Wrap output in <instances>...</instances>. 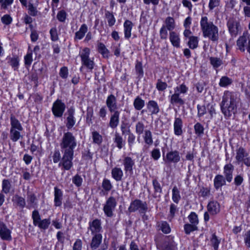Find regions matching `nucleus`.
I'll list each match as a JSON object with an SVG mask.
<instances>
[{"instance_id": "f257e3e1", "label": "nucleus", "mask_w": 250, "mask_h": 250, "mask_svg": "<svg viewBox=\"0 0 250 250\" xmlns=\"http://www.w3.org/2000/svg\"><path fill=\"white\" fill-rule=\"evenodd\" d=\"M200 28L203 36L213 42H217L219 39V29L207 16H202L200 21Z\"/></svg>"}, {"instance_id": "f03ea898", "label": "nucleus", "mask_w": 250, "mask_h": 250, "mask_svg": "<svg viewBox=\"0 0 250 250\" xmlns=\"http://www.w3.org/2000/svg\"><path fill=\"white\" fill-rule=\"evenodd\" d=\"M239 99L234 95H224L221 104V110L226 118L235 115L237 111Z\"/></svg>"}, {"instance_id": "7ed1b4c3", "label": "nucleus", "mask_w": 250, "mask_h": 250, "mask_svg": "<svg viewBox=\"0 0 250 250\" xmlns=\"http://www.w3.org/2000/svg\"><path fill=\"white\" fill-rule=\"evenodd\" d=\"M77 145L75 137L70 132H64L61 139L60 147L62 151L74 152Z\"/></svg>"}, {"instance_id": "20e7f679", "label": "nucleus", "mask_w": 250, "mask_h": 250, "mask_svg": "<svg viewBox=\"0 0 250 250\" xmlns=\"http://www.w3.org/2000/svg\"><path fill=\"white\" fill-rule=\"evenodd\" d=\"M148 210V206L146 202H144L140 199H135L132 201L128 208V211L130 212L138 211L139 213L145 214Z\"/></svg>"}, {"instance_id": "39448f33", "label": "nucleus", "mask_w": 250, "mask_h": 250, "mask_svg": "<svg viewBox=\"0 0 250 250\" xmlns=\"http://www.w3.org/2000/svg\"><path fill=\"white\" fill-rule=\"evenodd\" d=\"M249 153L242 146H240L236 149L235 160L236 163L239 165L242 163L246 166L250 167V157Z\"/></svg>"}, {"instance_id": "423d86ee", "label": "nucleus", "mask_w": 250, "mask_h": 250, "mask_svg": "<svg viewBox=\"0 0 250 250\" xmlns=\"http://www.w3.org/2000/svg\"><path fill=\"white\" fill-rule=\"evenodd\" d=\"M62 157L59 164V166H62L64 170H68L73 166L74 152L62 151Z\"/></svg>"}, {"instance_id": "0eeeda50", "label": "nucleus", "mask_w": 250, "mask_h": 250, "mask_svg": "<svg viewBox=\"0 0 250 250\" xmlns=\"http://www.w3.org/2000/svg\"><path fill=\"white\" fill-rule=\"evenodd\" d=\"M227 25L229 32L232 37H236L241 32L242 27L240 21L233 18L228 20Z\"/></svg>"}, {"instance_id": "6e6552de", "label": "nucleus", "mask_w": 250, "mask_h": 250, "mask_svg": "<svg viewBox=\"0 0 250 250\" xmlns=\"http://www.w3.org/2000/svg\"><path fill=\"white\" fill-rule=\"evenodd\" d=\"M89 54L90 49L85 47L80 53V56L82 65L85 66L88 69L92 70L94 68L95 63L93 59L89 58Z\"/></svg>"}, {"instance_id": "1a4fd4ad", "label": "nucleus", "mask_w": 250, "mask_h": 250, "mask_svg": "<svg viewBox=\"0 0 250 250\" xmlns=\"http://www.w3.org/2000/svg\"><path fill=\"white\" fill-rule=\"evenodd\" d=\"M117 206V201L115 197L110 196L106 201L104 206L103 210L105 215L108 217H112L113 212Z\"/></svg>"}, {"instance_id": "9d476101", "label": "nucleus", "mask_w": 250, "mask_h": 250, "mask_svg": "<svg viewBox=\"0 0 250 250\" xmlns=\"http://www.w3.org/2000/svg\"><path fill=\"white\" fill-rule=\"evenodd\" d=\"M180 158L179 152L177 150H173L167 153L164 160L166 163L176 164L180 161Z\"/></svg>"}, {"instance_id": "9b49d317", "label": "nucleus", "mask_w": 250, "mask_h": 250, "mask_svg": "<svg viewBox=\"0 0 250 250\" xmlns=\"http://www.w3.org/2000/svg\"><path fill=\"white\" fill-rule=\"evenodd\" d=\"M88 229L90 230L91 234H101L100 232L102 229L101 221L99 219H95L89 222Z\"/></svg>"}, {"instance_id": "f8f14e48", "label": "nucleus", "mask_w": 250, "mask_h": 250, "mask_svg": "<svg viewBox=\"0 0 250 250\" xmlns=\"http://www.w3.org/2000/svg\"><path fill=\"white\" fill-rule=\"evenodd\" d=\"M65 110V105L60 100H57L53 105L52 112L55 116L61 117Z\"/></svg>"}, {"instance_id": "ddd939ff", "label": "nucleus", "mask_w": 250, "mask_h": 250, "mask_svg": "<svg viewBox=\"0 0 250 250\" xmlns=\"http://www.w3.org/2000/svg\"><path fill=\"white\" fill-rule=\"evenodd\" d=\"M250 34L248 31L244 32L243 35L240 36L237 41L238 48L242 52H244L249 41Z\"/></svg>"}, {"instance_id": "4468645a", "label": "nucleus", "mask_w": 250, "mask_h": 250, "mask_svg": "<svg viewBox=\"0 0 250 250\" xmlns=\"http://www.w3.org/2000/svg\"><path fill=\"white\" fill-rule=\"evenodd\" d=\"M11 231L3 223L0 222V237L3 240L11 241L12 237Z\"/></svg>"}, {"instance_id": "2eb2a0df", "label": "nucleus", "mask_w": 250, "mask_h": 250, "mask_svg": "<svg viewBox=\"0 0 250 250\" xmlns=\"http://www.w3.org/2000/svg\"><path fill=\"white\" fill-rule=\"evenodd\" d=\"M233 170L234 167L231 164H227L224 167V177L229 183L231 182L232 180Z\"/></svg>"}, {"instance_id": "dca6fc26", "label": "nucleus", "mask_w": 250, "mask_h": 250, "mask_svg": "<svg viewBox=\"0 0 250 250\" xmlns=\"http://www.w3.org/2000/svg\"><path fill=\"white\" fill-rule=\"evenodd\" d=\"M123 164L124 167V170L125 172H132L133 167L135 165V162L130 157H125L123 160Z\"/></svg>"}, {"instance_id": "f3484780", "label": "nucleus", "mask_w": 250, "mask_h": 250, "mask_svg": "<svg viewBox=\"0 0 250 250\" xmlns=\"http://www.w3.org/2000/svg\"><path fill=\"white\" fill-rule=\"evenodd\" d=\"M208 212L211 215H216L220 211V204L217 201H210L207 206Z\"/></svg>"}, {"instance_id": "a211bd4d", "label": "nucleus", "mask_w": 250, "mask_h": 250, "mask_svg": "<svg viewBox=\"0 0 250 250\" xmlns=\"http://www.w3.org/2000/svg\"><path fill=\"white\" fill-rule=\"evenodd\" d=\"M226 179L224 176L221 174H218L215 176L213 180L214 188L218 190L222 187L226 185Z\"/></svg>"}, {"instance_id": "6ab92c4d", "label": "nucleus", "mask_w": 250, "mask_h": 250, "mask_svg": "<svg viewBox=\"0 0 250 250\" xmlns=\"http://www.w3.org/2000/svg\"><path fill=\"white\" fill-rule=\"evenodd\" d=\"M183 122L180 118H175L174 122V132L177 136L181 135L183 134Z\"/></svg>"}, {"instance_id": "aec40b11", "label": "nucleus", "mask_w": 250, "mask_h": 250, "mask_svg": "<svg viewBox=\"0 0 250 250\" xmlns=\"http://www.w3.org/2000/svg\"><path fill=\"white\" fill-rule=\"evenodd\" d=\"M10 121L11 125L10 129L23 130V128L21 123L14 115H11L10 117Z\"/></svg>"}, {"instance_id": "412c9836", "label": "nucleus", "mask_w": 250, "mask_h": 250, "mask_svg": "<svg viewBox=\"0 0 250 250\" xmlns=\"http://www.w3.org/2000/svg\"><path fill=\"white\" fill-rule=\"evenodd\" d=\"M93 236L92 238L90 243V247L93 250L97 249L100 245L102 241V235L101 234H92Z\"/></svg>"}, {"instance_id": "4be33fe9", "label": "nucleus", "mask_w": 250, "mask_h": 250, "mask_svg": "<svg viewBox=\"0 0 250 250\" xmlns=\"http://www.w3.org/2000/svg\"><path fill=\"white\" fill-rule=\"evenodd\" d=\"M146 107L151 115L157 114L160 111L159 107L154 101H149L146 104Z\"/></svg>"}, {"instance_id": "5701e85b", "label": "nucleus", "mask_w": 250, "mask_h": 250, "mask_svg": "<svg viewBox=\"0 0 250 250\" xmlns=\"http://www.w3.org/2000/svg\"><path fill=\"white\" fill-rule=\"evenodd\" d=\"M112 177L116 181H121L124 175L123 170L120 167H114L111 170Z\"/></svg>"}, {"instance_id": "b1692460", "label": "nucleus", "mask_w": 250, "mask_h": 250, "mask_svg": "<svg viewBox=\"0 0 250 250\" xmlns=\"http://www.w3.org/2000/svg\"><path fill=\"white\" fill-rule=\"evenodd\" d=\"M169 40L173 46L176 48L180 47V38L178 34L174 31L170 32Z\"/></svg>"}, {"instance_id": "393cba45", "label": "nucleus", "mask_w": 250, "mask_h": 250, "mask_svg": "<svg viewBox=\"0 0 250 250\" xmlns=\"http://www.w3.org/2000/svg\"><path fill=\"white\" fill-rule=\"evenodd\" d=\"M74 109L73 108H70L68 110V117H67L66 127L68 129L71 128L75 124L74 120Z\"/></svg>"}, {"instance_id": "a878e982", "label": "nucleus", "mask_w": 250, "mask_h": 250, "mask_svg": "<svg viewBox=\"0 0 250 250\" xmlns=\"http://www.w3.org/2000/svg\"><path fill=\"white\" fill-rule=\"evenodd\" d=\"M54 203L56 207H60L62 204V192L57 187L54 188Z\"/></svg>"}, {"instance_id": "bb28decb", "label": "nucleus", "mask_w": 250, "mask_h": 250, "mask_svg": "<svg viewBox=\"0 0 250 250\" xmlns=\"http://www.w3.org/2000/svg\"><path fill=\"white\" fill-rule=\"evenodd\" d=\"M133 27L132 22L129 20H126L124 23L125 38L128 39L131 35V30Z\"/></svg>"}, {"instance_id": "cd10ccee", "label": "nucleus", "mask_w": 250, "mask_h": 250, "mask_svg": "<svg viewBox=\"0 0 250 250\" xmlns=\"http://www.w3.org/2000/svg\"><path fill=\"white\" fill-rule=\"evenodd\" d=\"M106 104L110 112L115 111L117 108L116 100L113 95H110L108 97Z\"/></svg>"}, {"instance_id": "c85d7f7f", "label": "nucleus", "mask_w": 250, "mask_h": 250, "mask_svg": "<svg viewBox=\"0 0 250 250\" xmlns=\"http://www.w3.org/2000/svg\"><path fill=\"white\" fill-rule=\"evenodd\" d=\"M164 23L165 25H163L162 26H164L165 28L170 31V32L175 28L176 24L175 20L174 18L171 17H167Z\"/></svg>"}, {"instance_id": "c756f323", "label": "nucleus", "mask_w": 250, "mask_h": 250, "mask_svg": "<svg viewBox=\"0 0 250 250\" xmlns=\"http://www.w3.org/2000/svg\"><path fill=\"white\" fill-rule=\"evenodd\" d=\"M114 142L116 144V146L119 149H122L125 145V142L119 133L115 132L114 138H113Z\"/></svg>"}, {"instance_id": "7c9ffc66", "label": "nucleus", "mask_w": 250, "mask_h": 250, "mask_svg": "<svg viewBox=\"0 0 250 250\" xmlns=\"http://www.w3.org/2000/svg\"><path fill=\"white\" fill-rule=\"evenodd\" d=\"M113 112L114 113L111 115L109 122V125L112 128H114L117 126L119 122L120 115V113L118 111Z\"/></svg>"}, {"instance_id": "2f4dec72", "label": "nucleus", "mask_w": 250, "mask_h": 250, "mask_svg": "<svg viewBox=\"0 0 250 250\" xmlns=\"http://www.w3.org/2000/svg\"><path fill=\"white\" fill-rule=\"evenodd\" d=\"M152 185L154 189V193L153 197L154 198H159L162 192V187L160 184L156 179H154L152 181Z\"/></svg>"}, {"instance_id": "473e14b6", "label": "nucleus", "mask_w": 250, "mask_h": 250, "mask_svg": "<svg viewBox=\"0 0 250 250\" xmlns=\"http://www.w3.org/2000/svg\"><path fill=\"white\" fill-rule=\"evenodd\" d=\"M22 130H18L16 129H10L9 137L10 139L14 142L18 141L19 139L22 138L21 132Z\"/></svg>"}, {"instance_id": "72a5a7b5", "label": "nucleus", "mask_w": 250, "mask_h": 250, "mask_svg": "<svg viewBox=\"0 0 250 250\" xmlns=\"http://www.w3.org/2000/svg\"><path fill=\"white\" fill-rule=\"evenodd\" d=\"M209 60L210 64L212 66L214 69H217L223 64V62L220 58L216 57H209Z\"/></svg>"}, {"instance_id": "f704fd0d", "label": "nucleus", "mask_w": 250, "mask_h": 250, "mask_svg": "<svg viewBox=\"0 0 250 250\" xmlns=\"http://www.w3.org/2000/svg\"><path fill=\"white\" fill-rule=\"evenodd\" d=\"M161 250H177L176 244L172 241H165L161 246Z\"/></svg>"}, {"instance_id": "c9c22d12", "label": "nucleus", "mask_w": 250, "mask_h": 250, "mask_svg": "<svg viewBox=\"0 0 250 250\" xmlns=\"http://www.w3.org/2000/svg\"><path fill=\"white\" fill-rule=\"evenodd\" d=\"M12 201L14 204L20 207L21 208H23L25 206V199L19 195H15L12 198Z\"/></svg>"}, {"instance_id": "e433bc0d", "label": "nucleus", "mask_w": 250, "mask_h": 250, "mask_svg": "<svg viewBox=\"0 0 250 250\" xmlns=\"http://www.w3.org/2000/svg\"><path fill=\"white\" fill-rule=\"evenodd\" d=\"M87 31V26L85 24L81 25L79 30L76 32L75 39L81 40L85 35Z\"/></svg>"}, {"instance_id": "4c0bfd02", "label": "nucleus", "mask_w": 250, "mask_h": 250, "mask_svg": "<svg viewBox=\"0 0 250 250\" xmlns=\"http://www.w3.org/2000/svg\"><path fill=\"white\" fill-rule=\"evenodd\" d=\"M27 206L28 208H34L37 205V198L36 195L33 193H30L27 195Z\"/></svg>"}, {"instance_id": "58836bf2", "label": "nucleus", "mask_w": 250, "mask_h": 250, "mask_svg": "<svg viewBox=\"0 0 250 250\" xmlns=\"http://www.w3.org/2000/svg\"><path fill=\"white\" fill-rule=\"evenodd\" d=\"M199 39L197 37L190 36L189 37V41L188 44L190 49H194L198 46Z\"/></svg>"}, {"instance_id": "ea45409f", "label": "nucleus", "mask_w": 250, "mask_h": 250, "mask_svg": "<svg viewBox=\"0 0 250 250\" xmlns=\"http://www.w3.org/2000/svg\"><path fill=\"white\" fill-rule=\"evenodd\" d=\"M143 138L146 144L150 146L153 144L152 135L150 130H146L145 131Z\"/></svg>"}, {"instance_id": "a19ab883", "label": "nucleus", "mask_w": 250, "mask_h": 250, "mask_svg": "<svg viewBox=\"0 0 250 250\" xmlns=\"http://www.w3.org/2000/svg\"><path fill=\"white\" fill-rule=\"evenodd\" d=\"M170 103L172 104L181 105L184 104V101L179 97V95H172L170 98Z\"/></svg>"}, {"instance_id": "79ce46f5", "label": "nucleus", "mask_w": 250, "mask_h": 250, "mask_svg": "<svg viewBox=\"0 0 250 250\" xmlns=\"http://www.w3.org/2000/svg\"><path fill=\"white\" fill-rule=\"evenodd\" d=\"M98 50L103 55V57L106 58L108 57L109 52L104 43L100 42L98 44Z\"/></svg>"}, {"instance_id": "37998d69", "label": "nucleus", "mask_w": 250, "mask_h": 250, "mask_svg": "<svg viewBox=\"0 0 250 250\" xmlns=\"http://www.w3.org/2000/svg\"><path fill=\"white\" fill-rule=\"evenodd\" d=\"M105 17L107 20L108 25L110 27L114 25L116 20L113 14L108 11H106L105 12Z\"/></svg>"}, {"instance_id": "c03bdc74", "label": "nucleus", "mask_w": 250, "mask_h": 250, "mask_svg": "<svg viewBox=\"0 0 250 250\" xmlns=\"http://www.w3.org/2000/svg\"><path fill=\"white\" fill-rule=\"evenodd\" d=\"M158 226L160 229L165 233H168L170 231V228L168 223L166 221H161L159 223Z\"/></svg>"}, {"instance_id": "a18cd8bd", "label": "nucleus", "mask_w": 250, "mask_h": 250, "mask_svg": "<svg viewBox=\"0 0 250 250\" xmlns=\"http://www.w3.org/2000/svg\"><path fill=\"white\" fill-rule=\"evenodd\" d=\"M11 185L10 181L7 179H4L2 183V191L7 194L10 192Z\"/></svg>"}, {"instance_id": "49530a36", "label": "nucleus", "mask_w": 250, "mask_h": 250, "mask_svg": "<svg viewBox=\"0 0 250 250\" xmlns=\"http://www.w3.org/2000/svg\"><path fill=\"white\" fill-rule=\"evenodd\" d=\"M172 199L174 202L175 203H178L179 200L181 199V196L180 195V192L178 189V188L175 186L173 187L172 189Z\"/></svg>"}, {"instance_id": "de8ad7c7", "label": "nucleus", "mask_w": 250, "mask_h": 250, "mask_svg": "<svg viewBox=\"0 0 250 250\" xmlns=\"http://www.w3.org/2000/svg\"><path fill=\"white\" fill-rule=\"evenodd\" d=\"M134 107L138 110H141L145 105V101L139 97H137L134 100L133 103Z\"/></svg>"}, {"instance_id": "09e8293b", "label": "nucleus", "mask_w": 250, "mask_h": 250, "mask_svg": "<svg viewBox=\"0 0 250 250\" xmlns=\"http://www.w3.org/2000/svg\"><path fill=\"white\" fill-rule=\"evenodd\" d=\"M232 83V80L231 79L227 76H223L220 79L219 85L221 87H226L231 84Z\"/></svg>"}, {"instance_id": "8fccbe9b", "label": "nucleus", "mask_w": 250, "mask_h": 250, "mask_svg": "<svg viewBox=\"0 0 250 250\" xmlns=\"http://www.w3.org/2000/svg\"><path fill=\"white\" fill-rule=\"evenodd\" d=\"M32 218L33 219V225L37 226L39 222L42 220L39 211L37 210H34L32 212Z\"/></svg>"}, {"instance_id": "3c124183", "label": "nucleus", "mask_w": 250, "mask_h": 250, "mask_svg": "<svg viewBox=\"0 0 250 250\" xmlns=\"http://www.w3.org/2000/svg\"><path fill=\"white\" fill-rule=\"evenodd\" d=\"M195 133L198 136H201L204 134V126L199 123H197L194 126Z\"/></svg>"}, {"instance_id": "603ef678", "label": "nucleus", "mask_w": 250, "mask_h": 250, "mask_svg": "<svg viewBox=\"0 0 250 250\" xmlns=\"http://www.w3.org/2000/svg\"><path fill=\"white\" fill-rule=\"evenodd\" d=\"M188 219L190 224L195 225L196 226L199 223L198 215L194 212H191L190 213L188 216Z\"/></svg>"}, {"instance_id": "864d4df0", "label": "nucleus", "mask_w": 250, "mask_h": 250, "mask_svg": "<svg viewBox=\"0 0 250 250\" xmlns=\"http://www.w3.org/2000/svg\"><path fill=\"white\" fill-rule=\"evenodd\" d=\"M50 224V219L49 218L44 219L42 220L37 226H38L41 229H48Z\"/></svg>"}, {"instance_id": "5fc2aeb1", "label": "nucleus", "mask_w": 250, "mask_h": 250, "mask_svg": "<svg viewBox=\"0 0 250 250\" xmlns=\"http://www.w3.org/2000/svg\"><path fill=\"white\" fill-rule=\"evenodd\" d=\"M92 139L93 143L98 145H100L103 141L102 136L97 131L92 132Z\"/></svg>"}, {"instance_id": "6e6d98bb", "label": "nucleus", "mask_w": 250, "mask_h": 250, "mask_svg": "<svg viewBox=\"0 0 250 250\" xmlns=\"http://www.w3.org/2000/svg\"><path fill=\"white\" fill-rule=\"evenodd\" d=\"M198 228L195 225L192 224H186L184 225V230L185 231V233L187 234H190V232L197 230Z\"/></svg>"}, {"instance_id": "4d7b16f0", "label": "nucleus", "mask_w": 250, "mask_h": 250, "mask_svg": "<svg viewBox=\"0 0 250 250\" xmlns=\"http://www.w3.org/2000/svg\"><path fill=\"white\" fill-rule=\"evenodd\" d=\"M145 127V125L143 122L140 121L137 122L135 125L136 133L139 135H141L144 131Z\"/></svg>"}, {"instance_id": "13d9d810", "label": "nucleus", "mask_w": 250, "mask_h": 250, "mask_svg": "<svg viewBox=\"0 0 250 250\" xmlns=\"http://www.w3.org/2000/svg\"><path fill=\"white\" fill-rule=\"evenodd\" d=\"M8 63L16 70L18 68L19 65V60L18 58H10L9 59Z\"/></svg>"}, {"instance_id": "bf43d9fd", "label": "nucleus", "mask_w": 250, "mask_h": 250, "mask_svg": "<svg viewBox=\"0 0 250 250\" xmlns=\"http://www.w3.org/2000/svg\"><path fill=\"white\" fill-rule=\"evenodd\" d=\"M210 242L214 249L217 250L220 241L215 234L212 235L211 238H210Z\"/></svg>"}, {"instance_id": "052dcab7", "label": "nucleus", "mask_w": 250, "mask_h": 250, "mask_svg": "<svg viewBox=\"0 0 250 250\" xmlns=\"http://www.w3.org/2000/svg\"><path fill=\"white\" fill-rule=\"evenodd\" d=\"M72 183L77 187H80L82 186L83 183V178L82 177L76 174L72 179Z\"/></svg>"}, {"instance_id": "680f3d73", "label": "nucleus", "mask_w": 250, "mask_h": 250, "mask_svg": "<svg viewBox=\"0 0 250 250\" xmlns=\"http://www.w3.org/2000/svg\"><path fill=\"white\" fill-rule=\"evenodd\" d=\"M102 188L106 191H110L112 188V185L109 180L104 179L102 182Z\"/></svg>"}, {"instance_id": "e2e57ef3", "label": "nucleus", "mask_w": 250, "mask_h": 250, "mask_svg": "<svg viewBox=\"0 0 250 250\" xmlns=\"http://www.w3.org/2000/svg\"><path fill=\"white\" fill-rule=\"evenodd\" d=\"M135 70L138 77L142 78L144 75V71L142 67V63L141 62H137L135 65Z\"/></svg>"}, {"instance_id": "0e129e2a", "label": "nucleus", "mask_w": 250, "mask_h": 250, "mask_svg": "<svg viewBox=\"0 0 250 250\" xmlns=\"http://www.w3.org/2000/svg\"><path fill=\"white\" fill-rule=\"evenodd\" d=\"M128 135V136L127 138V143H128V145L129 149L130 150H131L132 148L133 147V146L135 143L136 137H135V135L131 132Z\"/></svg>"}, {"instance_id": "69168bd1", "label": "nucleus", "mask_w": 250, "mask_h": 250, "mask_svg": "<svg viewBox=\"0 0 250 250\" xmlns=\"http://www.w3.org/2000/svg\"><path fill=\"white\" fill-rule=\"evenodd\" d=\"M50 38L52 41L55 42L58 40L59 37L57 33V30L56 27L52 28L49 31Z\"/></svg>"}, {"instance_id": "338daca9", "label": "nucleus", "mask_w": 250, "mask_h": 250, "mask_svg": "<svg viewBox=\"0 0 250 250\" xmlns=\"http://www.w3.org/2000/svg\"><path fill=\"white\" fill-rule=\"evenodd\" d=\"M28 14L32 16L37 15L38 11L36 7L34 6L32 3H29L28 5Z\"/></svg>"}, {"instance_id": "774afa93", "label": "nucleus", "mask_w": 250, "mask_h": 250, "mask_svg": "<svg viewBox=\"0 0 250 250\" xmlns=\"http://www.w3.org/2000/svg\"><path fill=\"white\" fill-rule=\"evenodd\" d=\"M244 239L246 246L250 248V230L247 231L244 235Z\"/></svg>"}]
</instances>
